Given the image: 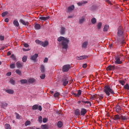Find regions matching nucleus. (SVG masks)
<instances>
[{"mask_svg": "<svg viewBox=\"0 0 129 129\" xmlns=\"http://www.w3.org/2000/svg\"><path fill=\"white\" fill-rule=\"evenodd\" d=\"M103 92L106 94L107 96H109L110 94H115L114 91H113L112 89L110 88V86L109 85H106L104 86Z\"/></svg>", "mask_w": 129, "mask_h": 129, "instance_id": "nucleus-2", "label": "nucleus"}, {"mask_svg": "<svg viewBox=\"0 0 129 129\" xmlns=\"http://www.w3.org/2000/svg\"><path fill=\"white\" fill-rule=\"evenodd\" d=\"M74 9H75L74 5H72L71 6H70L68 7V12H72V11H73V10H74Z\"/></svg>", "mask_w": 129, "mask_h": 129, "instance_id": "nucleus-22", "label": "nucleus"}, {"mask_svg": "<svg viewBox=\"0 0 129 129\" xmlns=\"http://www.w3.org/2000/svg\"><path fill=\"white\" fill-rule=\"evenodd\" d=\"M5 22H6V23H9V18L5 19Z\"/></svg>", "mask_w": 129, "mask_h": 129, "instance_id": "nucleus-64", "label": "nucleus"}, {"mask_svg": "<svg viewBox=\"0 0 129 129\" xmlns=\"http://www.w3.org/2000/svg\"><path fill=\"white\" fill-rule=\"evenodd\" d=\"M119 82L120 84H121V85H124V84H125V82L124 81H121V80H120L119 81Z\"/></svg>", "mask_w": 129, "mask_h": 129, "instance_id": "nucleus-47", "label": "nucleus"}, {"mask_svg": "<svg viewBox=\"0 0 129 129\" xmlns=\"http://www.w3.org/2000/svg\"><path fill=\"white\" fill-rule=\"evenodd\" d=\"M40 71L42 73H44L45 72V67L44 65L42 64L40 67Z\"/></svg>", "mask_w": 129, "mask_h": 129, "instance_id": "nucleus-32", "label": "nucleus"}, {"mask_svg": "<svg viewBox=\"0 0 129 129\" xmlns=\"http://www.w3.org/2000/svg\"><path fill=\"white\" fill-rule=\"evenodd\" d=\"M62 85L63 86H66L68 83H69V80L68 79V78L67 77H63L62 79Z\"/></svg>", "mask_w": 129, "mask_h": 129, "instance_id": "nucleus-5", "label": "nucleus"}, {"mask_svg": "<svg viewBox=\"0 0 129 129\" xmlns=\"http://www.w3.org/2000/svg\"><path fill=\"white\" fill-rule=\"evenodd\" d=\"M86 100H87V98H85V99H83L81 100V102H83V103H85V104H90V105H91V103L90 101Z\"/></svg>", "mask_w": 129, "mask_h": 129, "instance_id": "nucleus-15", "label": "nucleus"}, {"mask_svg": "<svg viewBox=\"0 0 129 129\" xmlns=\"http://www.w3.org/2000/svg\"><path fill=\"white\" fill-rule=\"evenodd\" d=\"M96 22H97V20H96V18H93L92 19H91V23L92 24H96Z\"/></svg>", "mask_w": 129, "mask_h": 129, "instance_id": "nucleus-36", "label": "nucleus"}, {"mask_svg": "<svg viewBox=\"0 0 129 129\" xmlns=\"http://www.w3.org/2000/svg\"><path fill=\"white\" fill-rule=\"evenodd\" d=\"M42 116H38V121L39 122H42Z\"/></svg>", "mask_w": 129, "mask_h": 129, "instance_id": "nucleus-54", "label": "nucleus"}, {"mask_svg": "<svg viewBox=\"0 0 129 129\" xmlns=\"http://www.w3.org/2000/svg\"><path fill=\"white\" fill-rule=\"evenodd\" d=\"M43 62H44V63H47V62H48V58L45 57L44 58V60Z\"/></svg>", "mask_w": 129, "mask_h": 129, "instance_id": "nucleus-58", "label": "nucleus"}, {"mask_svg": "<svg viewBox=\"0 0 129 129\" xmlns=\"http://www.w3.org/2000/svg\"><path fill=\"white\" fill-rule=\"evenodd\" d=\"M9 82L11 84H12V85H15L16 84V81H15L14 79H10Z\"/></svg>", "mask_w": 129, "mask_h": 129, "instance_id": "nucleus-29", "label": "nucleus"}, {"mask_svg": "<svg viewBox=\"0 0 129 129\" xmlns=\"http://www.w3.org/2000/svg\"><path fill=\"white\" fill-rule=\"evenodd\" d=\"M97 27L98 30H100L101 29V27H102V23L99 22L98 23Z\"/></svg>", "mask_w": 129, "mask_h": 129, "instance_id": "nucleus-33", "label": "nucleus"}, {"mask_svg": "<svg viewBox=\"0 0 129 129\" xmlns=\"http://www.w3.org/2000/svg\"><path fill=\"white\" fill-rule=\"evenodd\" d=\"M23 51H24V52H27L28 51H30V49L23 48Z\"/></svg>", "mask_w": 129, "mask_h": 129, "instance_id": "nucleus-59", "label": "nucleus"}, {"mask_svg": "<svg viewBox=\"0 0 129 129\" xmlns=\"http://www.w3.org/2000/svg\"><path fill=\"white\" fill-rule=\"evenodd\" d=\"M42 121L44 123H46V122H47V121H48V119H47V118H43Z\"/></svg>", "mask_w": 129, "mask_h": 129, "instance_id": "nucleus-55", "label": "nucleus"}, {"mask_svg": "<svg viewBox=\"0 0 129 129\" xmlns=\"http://www.w3.org/2000/svg\"><path fill=\"white\" fill-rule=\"evenodd\" d=\"M42 129H48V125L46 124L41 125Z\"/></svg>", "mask_w": 129, "mask_h": 129, "instance_id": "nucleus-39", "label": "nucleus"}, {"mask_svg": "<svg viewBox=\"0 0 129 129\" xmlns=\"http://www.w3.org/2000/svg\"><path fill=\"white\" fill-rule=\"evenodd\" d=\"M49 19H50V16L39 17V20H41V21H47V20H49Z\"/></svg>", "mask_w": 129, "mask_h": 129, "instance_id": "nucleus-19", "label": "nucleus"}, {"mask_svg": "<svg viewBox=\"0 0 129 129\" xmlns=\"http://www.w3.org/2000/svg\"><path fill=\"white\" fill-rule=\"evenodd\" d=\"M35 43H36V44H38V45H41L42 44V41L39 40H35Z\"/></svg>", "mask_w": 129, "mask_h": 129, "instance_id": "nucleus-44", "label": "nucleus"}, {"mask_svg": "<svg viewBox=\"0 0 129 129\" xmlns=\"http://www.w3.org/2000/svg\"><path fill=\"white\" fill-rule=\"evenodd\" d=\"M11 75H12L11 72H8L7 73V76H11Z\"/></svg>", "mask_w": 129, "mask_h": 129, "instance_id": "nucleus-61", "label": "nucleus"}, {"mask_svg": "<svg viewBox=\"0 0 129 129\" xmlns=\"http://www.w3.org/2000/svg\"><path fill=\"white\" fill-rule=\"evenodd\" d=\"M27 59V56H24L22 58L23 62H26Z\"/></svg>", "mask_w": 129, "mask_h": 129, "instance_id": "nucleus-42", "label": "nucleus"}, {"mask_svg": "<svg viewBox=\"0 0 129 129\" xmlns=\"http://www.w3.org/2000/svg\"><path fill=\"white\" fill-rule=\"evenodd\" d=\"M6 92H7V93H8L9 94H14V90L10 89H8L6 90Z\"/></svg>", "mask_w": 129, "mask_h": 129, "instance_id": "nucleus-23", "label": "nucleus"}, {"mask_svg": "<svg viewBox=\"0 0 129 129\" xmlns=\"http://www.w3.org/2000/svg\"><path fill=\"white\" fill-rule=\"evenodd\" d=\"M34 28L35 30H40V29H41V25L39 24H36L34 25Z\"/></svg>", "mask_w": 129, "mask_h": 129, "instance_id": "nucleus-24", "label": "nucleus"}, {"mask_svg": "<svg viewBox=\"0 0 129 129\" xmlns=\"http://www.w3.org/2000/svg\"><path fill=\"white\" fill-rule=\"evenodd\" d=\"M16 73L17 74H18V75H19L20 76L22 75V72H21V71H20L19 70H16Z\"/></svg>", "mask_w": 129, "mask_h": 129, "instance_id": "nucleus-37", "label": "nucleus"}, {"mask_svg": "<svg viewBox=\"0 0 129 129\" xmlns=\"http://www.w3.org/2000/svg\"><path fill=\"white\" fill-rule=\"evenodd\" d=\"M112 119L114 120H119V119H121V115L118 114L113 115Z\"/></svg>", "mask_w": 129, "mask_h": 129, "instance_id": "nucleus-8", "label": "nucleus"}, {"mask_svg": "<svg viewBox=\"0 0 129 129\" xmlns=\"http://www.w3.org/2000/svg\"><path fill=\"white\" fill-rule=\"evenodd\" d=\"M58 42H61L62 49H68V45L69 44V38H65L63 36L59 37L57 38Z\"/></svg>", "mask_w": 129, "mask_h": 129, "instance_id": "nucleus-1", "label": "nucleus"}, {"mask_svg": "<svg viewBox=\"0 0 129 129\" xmlns=\"http://www.w3.org/2000/svg\"><path fill=\"white\" fill-rule=\"evenodd\" d=\"M57 126L58 127H61V126H63V123L61 121H59L57 122Z\"/></svg>", "mask_w": 129, "mask_h": 129, "instance_id": "nucleus-35", "label": "nucleus"}, {"mask_svg": "<svg viewBox=\"0 0 129 129\" xmlns=\"http://www.w3.org/2000/svg\"><path fill=\"white\" fill-rule=\"evenodd\" d=\"M13 25H14V26L15 27H19L20 26V24L19 23V21H18L17 20L14 21Z\"/></svg>", "mask_w": 129, "mask_h": 129, "instance_id": "nucleus-26", "label": "nucleus"}, {"mask_svg": "<svg viewBox=\"0 0 129 129\" xmlns=\"http://www.w3.org/2000/svg\"><path fill=\"white\" fill-rule=\"evenodd\" d=\"M87 58H88V56L87 55H82L80 57H77V60H83V59H87Z\"/></svg>", "mask_w": 129, "mask_h": 129, "instance_id": "nucleus-13", "label": "nucleus"}, {"mask_svg": "<svg viewBox=\"0 0 129 129\" xmlns=\"http://www.w3.org/2000/svg\"><path fill=\"white\" fill-rule=\"evenodd\" d=\"M6 129H11V125L9 124H6Z\"/></svg>", "mask_w": 129, "mask_h": 129, "instance_id": "nucleus-46", "label": "nucleus"}, {"mask_svg": "<svg viewBox=\"0 0 129 129\" xmlns=\"http://www.w3.org/2000/svg\"><path fill=\"white\" fill-rule=\"evenodd\" d=\"M121 119L122 120H127V119H128V116L121 115Z\"/></svg>", "mask_w": 129, "mask_h": 129, "instance_id": "nucleus-27", "label": "nucleus"}, {"mask_svg": "<svg viewBox=\"0 0 129 129\" xmlns=\"http://www.w3.org/2000/svg\"><path fill=\"white\" fill-rule=\"evenodd\" d=\"M16 66L17 68H22L23 67V62L21 61H18L16 62Z\"/></svg>", "mask_w": 129, "mask_h": 129, "instance_id": "nucleus-20", "label": "nucleus"}, {"mask_svg": "<svg viewBox=\"0 0 129 129\" xmlns=\"http://www.w3.org/2000/svg\"><path fill=\"white\" fill-rule=\"evenodd\" d=\"M20 82L21 84H26V83H28V80L26 79H22L20 80Z\"/></svg>", "mask_w": 129, "mask_h": 129, "instance_id": "nucleus-30", "label": "nucleus"}, {"mask_svg": "<svg viewBox=\"0 0 129 129\" xmlns=\"http://www.w3.org/2000/svg\"><path fill=\"white\" fill-rule=\"evenodd\" d=\"M112 46H113V44H109V49H112Z\"/></svg>", "mask_w": 129, "mask_h": 129, "instance_id": "nucleus-63", "label": "nucleus"}, {"mask_svg": "<svg viewBox=\"0 0 129 129\" xmlns=\"http://www.w3.org/2000/svg\"><path fill=\"white\" fill-rule=\"evenodd\" d=\"M84 22H85V17L84 16H83L79 20V23L80 25H82Z\"/></svg>", "mask_w": 129, "mask_h": 129, "instance_id": "nucleus-14", "label": "nucleus"}, {"mask_svg": "<svg viewBox=\"0 0 129 129\" xmlns=\"http://www.w3.org/2000/svg\"><path fill=\"white\" fill-rule=\"evenodd\" d=\"M115 69V66L113 65V66H109L107 68V70H109V71H113Z\"/></svg>", "mask_w": 129, "mask_h": 129, "instance_id": "nucleus-16", "label": "nucleus"}, {"mask_svg": "<svg viewBox=\"0 0 129 129\" xmlns=\"http://www.w3.org/2000/svg\"><path fill=\"white\" fill-rule=\"evenodd\" d=\"M23 45L25 48H28V47H29V44L28 43H24Z\"/></svg>", "mask_w": 129, "mask_h": 129, "instance_id": "nucleus-57", "label": "nucleus"}, {"mask_svg": "<svg viewBox=\"0 0 129 129\" xmlns=\"http://www.w3.org/2000/svg\"><path fill=\"white\" fill-rule=\"evenodd\" d=\"M15 67L16 65L15 64V63H12L10 64V68H11V69H15Z\"/></svg>", "mask_w": 129, "mask_h": 129, "instance_id": "nucleus-49", "label": "nucleus"}, {"mask_svg": "<svg viewBox=\"0 0 129 129\" xmlns=\"http://www.w3.org/2000/svg\"><path fill=\"white\" fill-rule=\"evenodd\" d=\"M65 32H66V28L61 27L60 28V35H65Z\"/></svg>", "mask_w": 129, "mask_h": 129, "instance_id": "nucleus-11", "label": "nucleus"}, {"mask_svg": "<svg viewBox=\"0 0 129 129\" xmlns=\"http://www.w3.org/2000/svg\"><path fill=\"white\" fill-rule=\"evenodd\" d=\"M70 68H71V66H70V64L64 65L62 67V71L63 72H68Z\"/></svg>", "mask_w": 129, "mask_h": 129, "instance_id": "nucleus-4", "label": "nucleus"}, {"mask_svg": "<svg viewBox=\"0 0 129 129\" xmlns=\"http://www.w3.org/2000/svg\"><path fill=\"white\" fill-rule=\"evenodd\" d=\"M39 107V105L38 104L34 105L32 106V110H37Z\"/></svg>", "mask_w": 129, "mask_h": 129, "instance_id": "nucleus-31", "label": "nucleus"}, {"mask_svg": "<svg viewBox=\"0 0 129 129\" xmlns=\"http://www.w3.org/2000/svg\"><path fill=\"white\" fill-rule=\"evenodd\" d=\"M123 35V28L122 26H119L118 28L117 36L122 37Z\"/></svg>", "mask_w": 129, "mask_h": 129, "instance_id": "nucleus-3", "label": "nucleus"}, {"mask_svg": "<svg viewBox=\"0 0 129 129\" xmlns=\"http://www.w3.org/2000/svg\"><path fill=\"white\" fill-rule=\"evenodd\" d=\"M86 67H87V63H84L83 65V68L85 69L86 68Z\"/></svg>", "mask_w": 129, "mask_h": 129, "instance_id": "nucleus-60", "label": "nucleus"}, {"mask_svg": "<svg viewBox=\"0 0 129 129\" xmlns=\"http://www.w3.org/2000/svg\"><path fill=\"white\" fill-rule=\"evenodd\" d=\"M98 96L99 97V99L101 100V99H103L104 95L103 94H99L98 95Z\"/></svg>", "mask_w": 129, "mask_h": 129, "instance_id": "nucleus-48", "label": "nucleus"}, {"mask_svg": "<svg viewBox=\"0 0 129 129\" xmlns=\"http://www.w3.org/2000/svg\"><path fill=\"white\" fill-rule=\"evenodd\" d=\"M31 124V121L27 120L25 122V126H28V125H30Z\"/></svg>", "mask_w": 129, "mask_h": 129, "instance_id": "nucleus-41", "label": "nucleus"}, {"mask_svg": "<svg viewBox=\"0 0 129 129\" xmlns=\"http://www.w3.org/2000/svg\"><path fill=\"white\" fill-rule=\"evenodd\" d=\"M60 95V93L59 92H56L54 94V97H59V96Z\"/></svg>", "mask_w": 129, "mask_h": 129, "instance_id": "nucleus-45", "label": "nucleus"}, {"mask_svg": "<svg viewBox=\"0 0 129 129\" xmlns=\"http://www.w3.org/2000/svg\"><path fill=\"white\" fill-rule=\"evenodd\" d=\"M115 64H122V61L120 60L119 56H115Z\"/></svg>", "mask_w": 129, "mask_h": 129, "instance_id": "nucleus-6", "label": "nucleus"}, {"mask_svg": "<svg viewBox=\"0 0 129 129\" xmlns=\"http://www.w3.org/2000/svg\"><path fill=\"white\" fill-rule=\"evenodd\" d=\"M36 81V80L34 78H31L28 80L29 83H34Z\"/></svg>", "mask_w": 129, "mask_h": 129, "instance_id": "nucleus-34", "label": "nucleus"}, {"mask_svg": "<svg viewBox=\"0 0 129 129\" xmlns=\"http://www.w3.org/2000/svg\"><path fill=\"white\" fill-rule=\"evenodd\" d=\"M80 112L81 116H84L86 113H87V110L85 108H82L81 109Z\"/></svg>", "mask_w": 129, "mask_h": 129, "instance_id": "nucleus-7", "label": "nucleus"}, {"mask_svg": "<svg viewBox=\"0 0 129 129\" xmlns=\"http://www.w3.org/2000/svg\"><path fill=\"white\" fill-rule=\"evenodd\" d=\"M15 114L16 115V118H17V119H20L21 116L20 115V114H18L17 112H15Z\"/></svg>", "mask_w": 129, "mask_h": 129, "instance_id": "nucleus-50", "label": "nucleus"}, {"mask_svg": "<svg viewBox=\"0 0 129 129\" xmlns=\"http://www.w3.org/2000/svg\"><path fill=\"white\" fill-rule=\"evenodd\" d=\"M124 88H125V89H127V90H129V85H128V84H126L124 86Z\"/></svg>", "mask_w": 129, "mask_h": 129, "instance_id": "nucleus-51", "label": "nucleus"}, {"mask_svg": "<svg viewBox=\"0 0 129 129\" xmlns=\"http://www.w3.org/2000/svg\"><path fill=\"white\" fill-rule=\"evenodd\" d=\"M75 115H76V116H79V115H81V112L79 109H77L75 110Z\"/></svg>", "mask_w": 129, "mask_h": 129, "instance_id": "nucleus-17", "label": "nucleus"}, {"mask_svg": "<svg viewBox=\"0 0 129 129\" xmlns=\"http://www.w3.org/2000/svg\"><path fill=\"white\" fill-rule=\"evenodd\" d=\"M116 111L117 112V113H119V112H120V106H119V105H117L116 106Z\"/></svg>", "mask_w": 129, "mask_h": 129, "instance_id": "nucleus-28", "label": "nucleus"}, {"mask_svg": "<svg viewBox=\"0 0 129 129\" xmlns=\"http://www.w3.org/2000/svg\"><path fill=\"white\" fill-rule=\"evenodd\" d=\"M41 79H45V78L46 77V75L45 74H42L41 76H40Z\"/></svg>", "mask_w": 129, "mask_h": 129, "instance_id": "nucleus-52", "label": "nucleus"}, {"mask_svg": "<svg viewBox=\"0 0 129 129\" xmlns=\"http://www.w3.org/2000/svg\"><path fill=\"white\" fill-rule=\"evenodd\" d=\"M38 57H39V54H38V53H35L34 55L31 56L30 59L32 60V61H36Z\"/></svg>", "mask_w": 129, "mask_h": 129, "instance_id": "nucleus-9", "label": "nucleus"}, {"mask_svg": "<svg viewBox=\"0 0 129 129\" xmlns=\"http://www.w3.org/2000/svg\"><path fill=\"white\" fill-rule=\"evenodd\" d=\"M19 22L20 23H21V24H22V25H24V26H29V24H30L28 22H26V21H25L23 19H20Z\"/></svg>", "mask_w": 129, "mask_h": 129, "instance_id": "nucleus-10", "label": "nucleus"}, {"mask_svg": "<svg viewBox=\"0 0 129 129\" xmlns=\"http://www.w3.org/2000/svg\"><path fill=\"white\" fill-rule=\"evenodd\" d=\"M87 1H84V2H78L77 3L78 6H79V7H82V6H83V5H85L86 4H87Z\"/></svg>", "mask_w": 129, "mask_h": 129, "instance_id": "nucleus-21", "label": "nucleus"}, {"mask_svg": "<svg viewBox=\"0 0 129 129\" xmlns=\"http://www.w3.org/2000/svg\"><path fill=\"white\" fill-rule=\"evenodd\" d=\"M2 106L4 108L7 107L8 106V103H2Z\"/></svg>", "mask_w": 129, "mask_h": 129, "instance_id": "nucleus-53", "label": "nucleus"}, {"mask_svg": "<svg viewBox=\"0 0 129 129\" xmlns=\"http://www.w3.org/2000/svg\"><path fill=\"white\" fill-rule=\"evenodd\" d=\"M109 29V26L108 25H105L103 28L104 32H107Z\"/></svg>", "mask_w": 129, "mask_h": 129, "instance_id": "nucleus-25", "label": "nucleus"}, {"mask_svg": "<svg viewBox=\"0 0 129 129\" xmlns=\"http://www.w3.org/2000/svg\"><path fill=\"white\" fill-rule=\"evenodd\" d=\"M11 58H12L13 61H17V58H16V56H15V55L12 54L11 56Z\"/></svg>", "mask_w": 129, "mask_h": 129, "instance_id": "nucleus-38", "label": "nucleus"}, {"mask_svg": "<svg viewBox=\"0 0 129 129\" xmlns=\"http://www.w3.org/2000/svg\"><path fill=\"white\" fill-rule=\"evenodd\" d=\"M38 109L40 110V111H42V106L39 105L38 106Z\"/></svg>", "mask_w": 129, "mask_h": 129, "instance_id": "nucleus-62", "label": "nucleus"}, {"mask_svg": "<svg viewBox=\"0 0 129 129\" xmlns=\"http://www.w3.org/2000/svg\"><path fill=\"white\" fill-rule=\"evenodd\" d=\"M81 93H82L81 90H79L77 93V95L78 97H79L81 95Z\"/></svg>", "mask_w": 129, "mask_h": 129, "instance_id": "nucleus-43", "label": "nucleus"}, {"mask_svg": "<svg viewBox=\"0 0 129 129\" xmlns=\"http://www.w3.org/2000/svg\"><path fill=\"white\" fill-rule=\"evenodd\" d=\"M48 45H49V42L47 41H45L44 42L43 41L41 42V46H42V47H44V48H45V47H47Z\"/></svg>", "mask_w": 129, "mask_h": 129, "instance_id": "nucleus-18", "label": "nucleus"}, {"mask_svg": "<svg viewBox=\"0 0 129 129\" xmlns=\"http://www.w3.org/2000/svg\"><path fill=\"white\" fill-rule=\"evenodd\" d=\"M8 14H9V12L8 11L3 12L2 14V16L4 18V17H6V16H7V15H8Z\"/></svg>", "mask_w": 129, "mask_h": 129, "instance_id": "nucleus-40", "label": "nucleus"}, {"mask_svg": "<svg viewBox=\"0 0 129 129\" xmlns=\"http://www.w3.org/2000/svg\"><path fill=\"white\" fill-rule=\"evenodd\" d=\"M1 41H4L5 40V37L4 36H0Z\"/></svg>", "mask_w": 129, "mask_h": 129, "instance_id": "nucleus-56", "label": "nucleus"}, {"mask_svg": "<svg viewBox=\"0 0 129 129\" xmlns=\"http://www.w3.org/2000/svg\"><path fill=\"white\" fill-rule=\"evenodd\" d=\"M87 46H88V41H86L83 43L82 48L83 49H86V48H87Z\"/></svg>", "mask_w": 129, "mask_h": 129, "instance_id": "nucleus-12", "label": "nucleus"}]
</instances>
